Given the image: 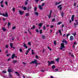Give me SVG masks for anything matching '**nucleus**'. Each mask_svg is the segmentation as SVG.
<instances>
[{
    "label": "nucleus",
    "instance_id": "obj_1",
    "mask_svg": "<svg viewBox=\"0 0 78 78\" xmlns=\"http://www.w3.org/2000/svg\"><path fill=\"white\" fill-rule=\"evenodd\" d=\"M34 63L36 64V67H37V65H38L37 64V60H36V59H35L34 61H32L30 63V64Z\"/></svg>",
    "mask_w": 78,
    "mask_h": 78
},
{
    "label": "nucleus",
    "instance_id": "obj_2",
    "mask_svg": "<svg viewBox=\"0 0 78 78\" xmlns=\"http://www.w3.org/2000/svg\"><path fill=\"white\" fill-rule=\"evenodd\" d=\"M48 66H50L51 64H55V62L54 61H51V62L50 61H48Z\"/></svg>",
    "mask_w": 78,
    "mask_h": 78
},
{
    "label": "nucleus",
    "instance_id": "obj_3",
    "mask_svg": "<svg viewBox=\"0 0 78 78\" xmlns=\"http://www.w3.org/2000/svg\"><path fill=\"white\" fill-rule=\"evenodd\" d=\"M60 45H61V47L60 48L61 50H62V48H65V47L64 46L65 44L64 43H62L60 44Z\"/></svg>",
    "mask_w": 78,
    "mask_h": 78
},
{
    "label": "nucleus",
    "instance_id": "obj_4",
    "mask_svg": "<svg viewBox=\"0 0 78 78\" xmlns=\"http://www.w3.org/2000/svg\"><path fill=\"white\" fill-rule=\"evenodd\" d=\"M52 13V10H51L50 12V14L49 15H48V18H50L51 17V13Z\"/></svg>",
    "mask_w": 78,
    "mask_h": 78
},
{
    "label": "nucleus",
    "instance_id": "obj_5",
    "mask_svg": "<svg viewBox=\"0 0 78 78\" xmlns=\"http://www.w3.org/2000/svg\"><path fill=\"white\" fill-rule=\"evenodd\" d=\"M76 22V23H74V27H76V25H78V20H75Z\"/></svg>",
    "mask_w": 78,
    "mask_h": 78
},
{
    "label": "nucleus",
    "instance_id": "obj_6",
    "mask_svg": "<svg viewBox=\"0 0 78 78\" xmlns=\"http://www.w3.org/2000/svg\"><path fill=\"white\" fill-rule=\"evenodd\" d=\"M3 16H4V17H8V13L6 12L5 13V14H3Z\"/></svg>",
    "mask_w": 78,
    "mask_h": 78
},
{
    "label": "nucleus",
    "instance_id": "obj_7",
    "mask_svg": "<svg viewBox=\"0 0 78 78\" xmlns=\"http://www.w3.org/2000/svg\"><path fill=\"white\" fill-rule=\"evenodd\" d=\"M31 6H30V7L29 6H28L27 7V10L28 11V12H29L30 11V9H31Z\"/></svg>",
    "mask_w": 78,
    "mask_h": 78
},
{
    "label": "nucleus",
    "instance_id": "obj_8",
    "mask_svg": "<svg viewBox=\"0 0 78 78\" xmlns=\"http://www.w3.org/2000/svg\"><path fill=\"white\" fill-rule=\"evenodd\" d=\"M19 12L20 15H23V13L24 12H23V11L22 12L21 10H20L19 11Z\"/></svg>",
    "mask_w": 78,
    "mask_h": 78
},
{
    "label": "nucleus",
    "instance_id": "obj_9",
    "mask_svg": "<svg viewBox=\"0 0 78 78\" xmlns=\"http://www.w3.org/2000/svg\"><path fill=\"white\" fill-rule=\"evenodd\" d=\"M73 36H71L70 37V41H73Z\"/></svg>",
    "mask_w": 78,
    "mask_h": 78
},
{
    "label": "nucleus",
    "instance_id": "obj_10",
    "mask_svg": "<svg viewBox=\"0 0 78 78\" xmlns=\"http://www.w3.org/2000/svg\"><path fill=\"white\" fill-rule=\"evenodd\" d=\"M62 42H63V43H64V42H65L66 44H67V41H66V40H65L64 39L62 41Z\"/></svg>",
    "mask_w": 78,
    "mask_h": 78
},
{
    "label": "nucleus",
    "instance_id": "obj_11",
    "mask_svg": "<svg viewBox=\"0 0 78 78\" xmlns=\"http://www.w3.org/2000/svg\"><path fill=\"white\" fill-rule=\"evenodd\" d=\"M74 15H73L71 17V20L73 22V20H74Z\"/></svg>",
    "mask_w": 78,
    "mask_h": 78
},
{
    "label": "nucleus",
    "instance_id": "obj_12",
    "mask_svg": "<svg viewBox=\"0 0 78 78\" xmlns=\"http://www.w3.org/2000/svg\"><path fill=\"white\" fill-rule=\"evenodd\" d=\"M15 56H16V54H13L12 55L11 57V58L12 59H14V57H15Z\"/></svg>",
    "mask_w": 78,
    "mask_h": 78
},
{
    "label": "nucleus",
    "instance_id": "obj_13",
    "mask_svg": "<svg viewBox=\"0 0 78 78\" xmlns=\"http://www.w3.org/2000/svg\"><path fill=\"white\" fill-rule=\"evenodd\" d=\"M42 25H43V23H40L38 24V27H41Z\"/></svg>",
    "mask_w": 78,
    "mask_h": 78
},
{
    "label": "nucleus",
    "instance_id": "obj_14",
    "mask_svg": "<svg viewBox=\"0 0 78 78\" xmlns=\"http://www.w3.org/2000/svg\"><path fill=\"white\" fill-rule=\"evenodd\" d=\"M23 47H25L26 48H28V47L27 46V45H26V44L24 43L23 44Z\"/></svg>",
    "mask_w": 78,
    "mask_h": 78
},
{
    "label": "nucleus",
    "instance_id": "obj_15",
    "mask_svg": "<svg viewBox=\"0 0 78 78\" xmlns=\"http://www.w3.org/2000/svg\"><path fill=\"white\" fill-rule=\"evenodd\" d=\"M38 7L41 10H42V7H41V5H39Z\"/></svg>",
    "mask_w": 78,
    "mask_h": 78
},
{
    "label": "nucleus",
    "instance_id": "obj_16",
    "mask_svg": "<svg viewBox=\"0 0 78 78\" xmlns=\"http://www.w3.org/2000/svg\"><path fill=\"white\" fill-rule=\"evenodd\" d=\"M55 68H56V66H55L54 65H53L52 66V69L53 70H54V69H55Z\"/></svg>",
    "mask_w": 78,
    "mask_h": 78
},
{
    "label": "nucleus",
    "instance_id": "obj_17",
    "mask_svg": "<svg viewBox=\"0 0 78 78\" xmlns=\"http://www.w3.org/2000/svg\"><path fill=\"white\" fill-rule=\"evenodd\" d=\"M2 30L3 31H6V29H5L4 27L2 28Z\"/></svg>",
    "mask_w": 78,
    "mask_h": 78
},
{
    "label": "nucleus",
    "instance_id": "obj_18",
    "mask_svg": "<svg viewBox=\"0 0 78 78\" xmlns=\"http://www.w3.org/2000/svg\"><path fill=\"white\" fill-rule=\"evenodd\" d=\"M8 72H9V73H10V72H12V70L9 69L8 70Z\"/></svg>",
    "mask_w": 78,
    "mask_h": 78
},
{
    "label": "nucleus",
    "instance_id": "obj_19",
    "mask_svg": "<svg viewBox=\"0 0 78 78\" xmlns=\"http://www.w3.org/2000/svg\"><path fill=\"white\" fill-rule=\"evenodd\" d=\"M35 14L37 16H38L39 15V13H38V12H35Z\"/></svg>",
    "mask_w": 78,
    "mask_h": 78
},
{
    "label": "nucleus",
    "instance_id": "obj_20",
    "mask_svg": "<svg viewBox=\"0 0 78 78\" xmlns=\"http://www.w3.org/2000/svg\"><path fill=\"white\" fill-rule=\"evenodd\" d=\"M9 78H12V75L11 74V73H9Z\"/></svg>",
    "mask_w": 78,
    "mask_h": 78
},
{
    "label": "nucleus",
    "instance_id": "obj_21",
    "mask_svg": "<svg viewBox=\"0 0 78 78\" xmlns=\"http://www.w3.org/2000/svg\"><path fill=\"white\" fill-rule=\"evenodd\" d=\"M22 8L23 9H24V11H25V10H27V7H22Z\"/></svg>",
    "mask_w": 78,
    "mask_h": 78
},
{
    "label": "nucleus",
    "instance_id": "obj_22",
    "mask_svg": "<svg viewBox=\"0 0 78 78\" xmlns=\"http://www.w3.org/2000/svg\"><path fill=\"white\" fill-rule=\"evenodd\" d=\"M61 3V2H59L58 3V2H55V5H59V4H60Z\"/></svg>",
    "mask_w": 78,
    "mask_h": 78
},
{
    "label": "nucleus",
    "instance_id": "obj_23",
    "mask_svg": "<svg viewBox=\"0 0 78 78\" xmlns=\"http://www.w3.org/2000/svg\"><path fill=\"white\" fill-rule=\"evenodd\" d=\"M10 45L11 48H13V46H12V45H13V44L11 43L10 44Z\"/></svg>",
    "mask_w": 78,
    "mask_h": 78
},
{
    "label": "nucleus",
    "instance_id": "obj_24",
    "mask_svg": "<svg viewBox=\"0 0 78 78\" xmlns=\"http://www.w3.org/2000/svg\"><path fill=\"white\" fill-rule=\"evenodd\" d=\"M17 62V60H13L12 61V62H13V63H16V62Z\"/></svg>",
    "mask_w": 78,
    "mask_h": 78
},
{
    "label": "nucleus",
    "instance_id": "obj_25",
    "mask_svg": "<svg viewBox=\"0 0 78 78\" xmlns=\"http://www.w3.org/2000/svg\"><path fill=\"white\" fill-rule=\"evenodd\" d=\"M28 0H27V1L25 2V5H27V4H28Z\"/></svg>",
    "mask_w": 78,
    "mask_h": 78
},
{
    "label": "nucleus",
    "instance_id": "obj_26",
    "mask_svg": "<svg viewBox=\"0 0 78 78\" xmlns=\"http://www.w3.org/2000/svg\"><path fill=\"white\" fill-rule=\"evenodd\" d=\"M59 58H57L56 59V61L58 62H59Z\"/></svg>",
    "mask_w": 78,
    "mask_h": 78
},
{
    "label": "nucleus",
    "instance_id": "obj_27",
    "mask_svg": "<svg viewBox=\"0 0 78 78\" xmlns=\"http://www.w3.org/2000/svg\"><path fill=\"white\" fill-rule=\"evenodd\" d=\"M32 55L34 54V50H32Z\"/></svg>",
    "mask_w": 78,
    "mask_h": 78
},
{
    "label": "nucleus",
    "instance_id": "obj_28",
    "mask_svg": "<svg viewBox=\"0 0 78 78\" xmlns=\"http://www.w3.org/2000/svg\"><path fill=\"white\" fill-rule=\"evenodd\" d=\"M15 73L16 74V75H17V76H19V73L18 72H15Z\"/></svg>",
    "mask_w": 78,
    "mask_h": 78
},
{
    "label": "nucleus",
    "instance_id": "obj_29",
    "mask_svg": "<svg viewBox=\"0 0 78 78\" xmlns=\"http://www.w3.org/2000/svg\"><path fill=\"white\" fill-rule=\"evenodd\" d=\"M29 15H30V13H26V17H27V16H29Z\"/></svg>",
    "mask_w": 78,
    "mask_h": 78
},
{
    "label": "nucleus",
    "instance_id": "obj_30",
    "mask_svg": "<svg viewBox=\"0 0 78 78\" xmlns=\"http://www.w3.org/2000/svg\"><path fill=\"white\" fill-rule=\"evenodd\" d=\"M35 28V26L34 25H33V27L31 28V30H33V29H34Z\"/></svg>",
    "mask_w": 78,
    "mask_h": 78
},
{
    "label": "nucleus",
    "instance_id": "obj_31",
    "mask_svg": "<svg viewBox=\"0 0 78 78\" xmlns=\"http://www.w3.org/2000/svg\"><path fill=\"white\" fill-rule=\"evenodd\" d=\"M46 29V27H45V26H44L43 27V29L44 30H45Z\"/></svg>",
    "mask_w": 78,
    "mask_h": 78
},
{
    "label": "nucleus",
    "instance_id": "obj_32",
    "mask_svg": "<svg viewBox=\"0 0 78 78\" xmlns=\"http://www.w3.org/2000/svg\"><path fill=\"white\" fill-rule=\"evenodd\" d=\"M61 23H62V22H59L58 23H57V25H60V24H61Z\"/></svg>",
    "mask_w": 78,
    "mask_h": 78
},
{
    "label": "nucleus",
    "instance_id": "obj_33",
    "mask_svg": "<svg viewBox=\"0 0 78 78\" xmlns=\"http://www.w3.org/2000/svg\"><path fill=\"white\" fill-rule=\"evenodd\" d=\"M8 27H9V26H10V25H11V23L9 22L8 23Z\"/></svg>",
    "mask_w": 78,
    "mask_h": 78
},
{
    "label": "nucleus",
    "instance_id": "obj_34",
    "mask_svg": "<svg viewBox=\"0 0 78 78\" xmlns=\"http://www.w3.org/2000/svg\"><path fill=\"white\" fill-rule=\"evenodd\" d=\"M34 11H37V7H35L34 8Z\"/></svg>",
    "mask_w": 78,
    "mask_h": 78
},
{
    "label": "nucleus",
    "instance_id": "obj_35",
    "mask_svg": "<svg viewBox=\"0 0 78 78\" xmlns=\"http://www.w3.org/2000/svg\"><path fill=\"white\" fill-rule=\"evenodd\" d=\"M28 52H29V51H26V55H28Z\"/></svg>",
    "mask_w": 78,
    "mask_h": 78
},
{
    "label": "nucleus",
    "instance_id": "obj_36",
    "mask_svg": "<svg viewBox=\"0 0 78 78\" xmlns=\"http://www.w3.org/2000/svg\"><path fill=\"white\" fill-rule=\"evenodd\" d=\"M72 34L74 36H76V33L75 32L73 34Z\"/></svg>",
    "mask_w": 78,
    "mask_h": 78
},
{
    "label": "nucleus",
    "instance_id": "obj_37",
    "mask_svg": "<svg viewBox=\"0 0 78 78\" xmlns=\"http://www.w3.org/2000/svg\"><path fill=\"white\" fill-rule=\"evenodd\" d=\"M20 52H21V53H22V51H22V49L21 48L20 49Z\"/></svg>",
    "mask_w": 78,
    "mask_h": 78
},
{
    "label": "nucleus",
    "instance_id": "obj_38",
    "mask_svg": "<svg viewBox=\"0 0 78 78\" xmlns=\"http://www.w3.org/2000/svg\"><path fill=\"white\" fill-rule=\"evenodd\" d=\"M48 49H49V50H50V51H51V49L49 47V46H48Z\"/></svg>",
    "mask_w": 78,
    "mask_h": 78
},
{
    "label": "nucleus",
    "instance_id": "obj_39",
    "mask_svg": "<svg viewBox=\"0 0 78 78\" xmlns=\"http://www.w3.org/2000/svg\"><path fill=\"white\" fill-rule=\"evenodd\" d=\"M40 34H41L42 33V30H40Z\"/></svg>",
    "mask_w": 78,
    "mask_h": 78
},
{
    "label": "nucleus",
    "instance_id": "obj_40",
    "mask_svg": "<svg viewBox=\"0 0 78 78\" xmlns=\"http://www.w3.org/2000/svg\"><path fill=\"white\" fill-rule=\"evenodd\" d=\"M64 13H61V16L62 17H64Z\"/></svg>",
    "mask_w": 78,
    "mask_h": 78
},
{
    "label": "nucleus",
    "instance_id": "obj_41",
    "mask_svg": "<svg viewBox=\"0 0 78 78\" xmlns=\"http://www.w3.org/2000/svg\"><path fill=\"white\" fill-rule=\"evenodd\" d=\"M54 21H56L55 19L54 18L52 20V22H54Z\"/></svg>",
    "mask_w": 78,
    "mask_h": 78
},
{
    "label": "nucleus",
    "instance_id": "obj_42",
    "mask_svg": "<svg viewBox=\"0 0 78 78\" xmlns=\"http://www.w3.org/2000/svg\"><path fill=\"white\" fill-rule=\"evenodd\" d=\"M3 3V1H2L0 2L1 5H2V3Z\"/></svg>",
    "mask_w": 78,
    "mask_h": 78
},
{
    "label": "nucleus",
    "instance_id": "obj_43",
    "mask_svg": "<svg viewBox=\"0 0 78 78\" xmlns=\"http://www.w3.org/2000/svg\"><path fill=\"white\" fill-rule=\"evenodd\" d=\"M58 32L60 34L61 33V30H58Z\"/></svg>",
    "mask_w": 78,
    "mask_h": 78
},
{
    "label": "nucleus",
    "instance_id": "obj_44",
    "mask_svg": "<svg viewBox=\"0 0 78 78\" xmlns=\"http://www.w3.org/2000/svg\"><path fill=\"white\" fill-rule=\"evenodd\" d=\"M42 37L43 39H45V37L44 35H42Z\"/></svg>",
    "mask_w": 78,
    "mask_h": 78
},
{
    "label": "nucleus",
    "instance_id": "obj_45",
    "mask_svg": "<svg viewBox=\"0 0 78 78\" xmlns=\"http://www.w3.org/2000/svg\"><path fill=\"white\" fill-rule=\"evenodd\" d=\"M16 28V26H14V27H13L12 28V30H14V29H15Z\"/></svg>",
    "mask_w": 78,
    "mask_h": 78
},
{
    "label": "nucleus",
    "instance_id": "obj_46",
    "mask_svg": "<svg viewBox=\"0 0 78 78\" xmlns=\"http://www.w3.org/2000/svg\"><path fill=\"white\" fill-rule=\"evenodd\" d=\"M2 73H6V71H2Z\"/></svg>",
    "mask_w": 78,
    "mask_h": 78
},
{
    "label": "nucleus",
    "instance_id": "obj_47",
    "mask_svg": "<svg viewBox=\"0 0 78 78\" xmlns=\"http://www.w3.org/2000/svg\"><path fill=\"white\" fill-rule=\"evenodd\" d=\"M54 44L56 45V41H54Z\"/></svg>",
    "mask_w": 78,
    "mask_h": 78
},
{
    "label": "nucleus",
    "instance_id": "obj_48",
    "mask_svg": "<svg viewBox=\"0 0 78 78\" xmlns=\"http://www.w3.org/2000/svg\"><path fill=\"white\" fill-rule=\"evenodd\" d=\"M36 32H37V33H39V30H37V29H36Z\"/></svg>",
    "mask_w": 78,
    "mask_h": 78
},
{
    "label": "nucleus",
    "instance_id": "obj_49",
    "mask_svg": "<svg viewBox=\"0 0 78 78\" xmlns=\"http://www.w3.org/2000/svg\"><path fill=\"white\" fill-rule=\"evenodd\" d=\"M28 44L29 45H31V42H29Z\"/></svg>",
    "mask_w": 78,
    "mask_h": 78
},
{
    "label": "nucleus",
    "instance_id": "obj_50",
    "mask_svg": "<svg viewBox=\"0 0 78 78\" xmlns=\"http://www.w3.org/2000/svg\"><path fill=\"white\" fill-rule=\"evenodd\" d=\"M62 5H60L59 6H58V7H57V8H59V7H61V6Z\"/></svg>",
    "mask_w": 78,
    "mask_h": 78
},
{
    "label": "nucleus",
    "instance_id": "obj_51",
    "mask_svg": "<svg viewBox=\"0 0 78 78\" xmlns=\"http://www.w3.org/2000/svg\"><path fill=\"white\" fill-rule=\"evenodd\" d=\"M1 7L2 8H4V5H2V4H1Z\"/></svg>",
    "mask_w": 78,
    "mask_h": 78
},
{
    "label": "nucleus",
    "instance_id": "obj_52",
    "mask_svg": "<svg viewBox=\"0 0 78 78\" xmlns=\"http://www.w3.org/2000/svg\"><path fill=\"white\" fill-rule=\"evenodd\" d=\"M76 42H74V44H73V45H76Z\"/></svg>",
    "mask_w": 78,
    "mask_h": 78
},
{
    "label": "nucleus",
    "instance_id": "obj_53",
    "mask_svg": "<svg viewBox=\"0 0 78 78\" xmlns=\"http://www.w3.org/2000/svg\"><path fill=\"white\" fill-rule=\"evenodd\" d=\"M45 5V3H43L41 5L42 6H44Z\"/></svg>",
    "mask_w": 78,
    "mask_h": 78
},
{
    "label": "nucleus",
    "instance_id": "obj_54",
    "mask_svg": "<svg viewBox=\"0 0 78 78\" xmlns=\"http://www.w3.org/2000/svg\"><path fill=\"white\" fill-rule=\"evenodd\" d=\"M70 34H67L66 36L67 37H68V36H70Z\"/></svg>",
    "mask_w": 78,
    "mask_h": 78
},
{
    "label": "nucleus",
    "instance_id": "obj_55",
    "mask_svg": "<svg viewBox=\"0 0 78 78\" xmlns=\"http://www.w3.org/2000/svg\"><path fill=\"white\" fill-rule=\"evenodd\" d=\"M5 3V4H6V5H8V2L6 1Z\"/></svg>",
    "mask_w": 78,
    "mask_h": 78
},
{
    "label": "nucleus",
    "instance_id": "obj_56",
    "mask_svg": "<svg viewBox=\"0 0 78 78\" xmlns=\"http://www.w3.org/2000/svg\"><path fill=\"white\" fill-rule=\"evenodd\" d=\"M5 47L6 48H8V45H6L5 46Z\"/></svg>",
    "mask_w": 78,
    "mask_h": 78
},
{
    "label": "nucleus",
    "instance_id": "obj_57",
    "mask_svg": "<svg viewBox=\"0 0 78 78\" xmlns=\"http://www.w3.org/2000/svg\"><path fill=\"white\" fill-rule=\"evenodd\" d=\"M6 53H8V51L7 50L5 51Z\"/></svg>",
    "mask_w": 78,
    "mask_h": 78
},
{
    "label": "nucleus",
    "instance_id": "obj_58",
    "mask_svg": "<svg viewBox=\"0 0 78 78\" xmlns=\"http://www.w3.org/2000/svg\"><path fill=\"white\" fill-rule=\"evenodd\" d=\"M13 11L14 12V11H15V8H13Z\"/></svg>",
    "mask_w": 78,
    "mask_h": 78
},
{
    "label": "nucleus",
    "instance_id": "obj_59",
    "mask_svg": "<svg viewBox=\"0 0 78 78\" xmlns=\"http://www.w3.org/2000/svg\"><path fill=\"white\" fill-rule=\"evenodd\" d=\"M4 21H5L6 20V19H5L4 18H3L2 19Z\"/></svg>",
    "mask_w": 78,
    "mask_h": 78
},
{
    "label": "nucleus",
    "instance_id": "obj_60",
    "mask_svg": "<svg viewBox=\"0 0 78 78\" xmlns=\"http://www.w3.org/2000/svg\"><path fill=\"white\" fill-rule=\"evenodd\" d=\"M35 56L37 59H38V56H37V55H36Z\"/></svg>",
    "mask_w": 78,
    "mask_h": 78
},
{
    "label": "nucleus",
    "instance_id": "obj_61",
    "mask_svg": "<svg viewBox=\"0 0 78 78\" xmlns=\"http://www.w3.org/2000/svg\"><path fill=\"white\" fill-rule=\"evenodd\" d=\"M11 59V58H9L7 60V61H9V60Z\"/></svg>",
    "mask_w": 78,
    "mask_h": 78
},
{
    "label": "nucleus",
    "instance_id": "obj_62",
    "mask_svg": "<svg viewBox=\"0 0 78 78\" xmlns=\"http://www.w3.org/2000/svg\"><path fill=\"white\" fill-rule=\"evenodd\" d=\"M62 7H59V10H61V9H62Z\"/></svg>",
    "mask_w": 78,
    "mask_h": 78
},
{
    "label": "nucleus",
    "instance_id": "obj_63",
    "mask_svg": "<svg viewBox=\"0 0 78 78\" xmlns=\"http://www.w3.org/2000/svg\"><path fill=\"white\" fill-rule=\"evenodd\" d=\"M54 27V26H53V25L51 26V28H53Z\"/></svg>",
    "mask_w": 78,
    "mask_h": 78
},
{
    "label": "nucleus",
    "instance_id": "obj_64",
    "mask_svg": "<svg viewBox=\"0 0 78 78\" xmlns=\"http://www.w3.org/2000/svg\"><path fill=\"white\" fill-rule=\"evenodd\" d=\"M35 1L37 2H39V0H35Z\"/></svg>",
    "mask_w": 78,
    "mask_h": 78
}]
</instances>
